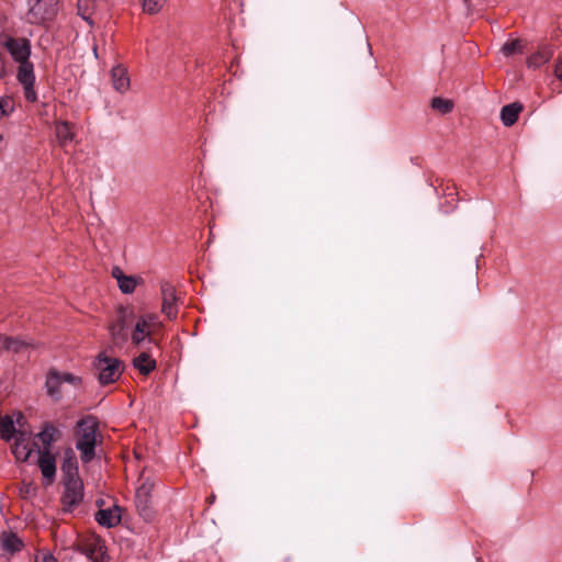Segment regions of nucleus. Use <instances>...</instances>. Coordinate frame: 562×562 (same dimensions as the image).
Returning a JSON list of instances; mask_svg holds the SVG:
<instances>
[{
  "mask_svg": "<svg viewBox=\"0 0 562 562\" xmlns=\"http://www.w3.org/2000/svg\"><path fill=\"white\" fill-rule=\"evenodd\" d=\"M12 58L19 63L16 79L23 88V93L29 102H35L37 94L34 88L35 74L34 66L30 61L31 46L26 38H14L7 36L3 42Z\"/></svg>",
  "mask_w": 562,
  "mask_h": 562,
  "instance_id": "nucleus-1",
  "label": "nucleus"
},
{
  "mask_svg": "<svg viewBox=\"0 0 562 562\" xmlns=\"http://www.w3.org/2000/svg\"><path fill=\"white\" fill-rule=\"evenodd\" d=\"M98 423L91 417H85L78 422L76 432V448L80 452L83 463L90 462L95 456Z\"/></svg>",
  "mask_w": 562,
  "mask_h": 562,
  "instance_id": "nucleus-2",
  "label": "nucleus"
},
{
  "mask_svg": "<svg viewBox=\"0 0 562 562\" xmlns=\"http://www.w3.org/2000/svg\"><path fill=\"white\" fill-rule=\"evenodd\" d=\"M155 484L156 481L153 476L146 475L145 473L140 474L135 493V504L139 515L145 521L153 520L155 515L151 497Z\"/></svg>",
  "mask_w": 562,
  "mask_h": 562,
  "instance_id": "nucleus-3",
  "label": "nucleus"
},
{
  "mask_svg": "<svg viewBox=\"0 0 562 562\" xmlns=\"http://www.w3.org/2000/svg\"><path fill=\"white\" fill-rule=\"evenodd\" d=\"M161 327L158 316L150 312H135L133 329L131 334L132 342L140 345L146 338H150Z\"/></svg>",
  "mask_w": 562,
  "mask_h": 562,
  "instance_id": "nucleus-4",
  "label": "nucleus"
},
{
  "mask_svg": "<svg viewBox=\"0 0 562 562\" xmlns=\"http://www.w3.org/2000/svg\"><path fill=\"white\" fill-rule=\"evenodd\" d=\"M94 368L98 371V380L101 384L115 382L123 372V363L113 357L101 352L94 360Z\"/></svg>",
  "mask_w": 562,
  "mask_h": 562,
  "instance_id": "nucleus-5",
  "label": "nucleus"
},
{
  "mask_svg": "<svg viewBox=\"0 0 562 562\" xmlns=\"http://www.w3.org/2000/svg\"><path fill=\"white\" fill-rule=\"evenodd\" d=\"M30 425L21 412H12L3 414L0 409V438L5 441H11L16 438L20 429H27Z\"/></svg>",
  "mask_w": 562,
  "mask_h": 562,
  "instance_id": "nucleus-6",
  "label": "nucleus"
},
{
  "mask_svg": "<svg viewBox=\"0 0 562 562\" xmlns=\"http://www.w3.org/2000/svg\"><path fill=\"white\" fill-rule=\"evenodd\" d=\"M135 318V310L133 307L120 306L116 312L114 323L109 326L111 337L115 344H121L126 340L125 329L133 325Z\"/></svg>",
  "mask_w": 562,
  "mask_h": 562,
  "instance_id": "nucleus-7",
  "label": "nucleus"
},
{
  "mask_svg": "<svg viewBox=\"0 0 562 562\" xmlns=\"http://www.w3.org/2000/svg\"><path fill=\"white\" fill-rule=\"evenodd\" d=\"M27 20L33 24L50 20L57 11V0H27Z\"/></svg>",
  "mask_w": 562,
  "mask_h": 562,
  "instance_id": "nucleus-8",
  "label": "nucleus"
},
{
  "mask_svg": "<svg viewBox=\"0 0 562 562\" xmlns=\"http://www.w3.org/2000/svg\"><path fill=\"white\" fill-rule=\"evenodd\" d=\"M63 504L67 510L78 506L83 499V483L80 477L64 480Z\"/></svg>",
  "mask_w": 562,
  "mask_h": 562,
  "instance_id": "nucleus-9",
  "label": "nucleus"
},
{
  "mask_svg": "<svg viewBox=\"0 0 562 562\" xmlns=\"http://www.w3.org/2000/svg\"><path fill=\"white\" fill-rule=\"evenodd\" d=\"M32 429H20L16 438L12 439L11 450L18 461H26L32 452L31 448Z\"/></svg>",
  "mask_w": 562,
  "mask_h": 562,
  "instance_id": "nucleus-10",
  "label": "nucleus"
},
{
  "mask_svg": "<svg viewBox=\"0 0 562 562\" xmlns=\"http://www.w3.org/2000/svg\"><path fill=\"white\" fill-rule=\"evenodd\" d=\"M161 290V312L169 318L173 319L177 316V295L175 288L167 282H164L160 286Z\"/></svg>",
  "mask_w": 562,
  "mask_h": 562,
  "instance_id": "nucleus-11",
  "label": "nucleus"
},
{
  "mask_svg": "<svg viewBox=\"0 0 562 562\" xmlns=\"http://www.w3.org/2000/svg\"><path fill=\"white\" fill-rule=\"evenodd\" d=\"M37 464L43 475L44 484L50 485L56 476L55 457L48 450L40 451Z\"/></svg>",
  "mask_w": 562,
  "mask_h": 562,
  "instance_id": "nucleus-12",
  "label": "nucleus"
},
{
  "mask_svg": "<svg viewBox=\"0 0 562 562\" xmlns=\"http://www.w3.org/2000/svg\"><path fill=\"white\" fill-rule=\"evenodd\" d=\"M112 277L116 280L119 289L124 294H132L136 290V286L142 283L139 277L126 276L119 267L112 269Z\"/></svg>",
  "mask_w": 562,
  "mask_h": 562,
  "instance_id": "nucleus-13",
  "label": "nucleus"
},
{
  "mask_svg": "<svg viewBox=\"0 0 562 562\" xmlns=\"http://www.w3.org/2000/svg\"><path fill=\"white\" fill-rule=\"evenodd\" d=\"M111 81L113 88L120 92L125 93L130 89V77L126 68L117 65L111 69Z\"/></svg>",
  "mask_w": 562,
  "mask_h": 562,
  "instance_id": "nucleus-14",
  "label": "nucleus"
},
{
  "mask_svg": "<svg viewBox=\"0 0 562 562\" xmlns=\"http://www.w3.org/2000/svg\"><path fill=\"white\" fill-rule=\"evenodd\" d=\"M95 520L104 527L111 528L121 521V508L113 506L112 508L100 509L95 514Z\"/></svg>",
  "mask_w": 562,
  "mask_h": 562,
  "instance_id": "nucleus-15",
  "label": "nucleus"
},
{
  "mask_svg": "<svg viewBox=\"0 0 562 562\" xmlns=\"http://www.w3.org/2000/svg\"><path fill=\"white\" fill-rule=\"evenodd\" d=\"M55 135L58 140V144L61 147H65L75 138L74 125L68 121H57L55 123Z\"/></svg>",
  "mask_w": 562,
  "mask_h": 562,
  "instance_id": "nucleus-16",
  "label": "nucleus"
},
{
  "mask_svg": "<svg viewBox=\"0 0 562 562\" xmlns=\"http://www.w3.org/2000/svg\"><path fill=\"white\" fill-rule=\"evenodd\" d=\"M61 472L64 480L79 477L77 458L71 449L65 452L64 461L61 464Z\"/></svg>",
  "mask_w": 562,
  "mask_h": 562,
  "instance_id": "nucleus-17",
  "label": "nucleus"
},
{
  "mask_svg": "<svg viewBox=\"0 0 562 562\" xmlns=\"http://www.w3.org/2000/svg\"><path fill=\"white\" fill-rule=\"evenodd\" d=\"M522 110L519 102H514L503 106L501 111V119L505 126H512L517 122L518 115Z\"/></svg>",
  "mask_w": 562,
  "mask_h": 562,
  "instance_id": "nucleus-18",
  "label": "nucleus"
},
{
  "mask_svg": "<svg viewBox=\"0 0 562 562\" xmlns=\"http://www.w3.org/2000/svg\"><path fill=\"white\" fill-rule=\"evenodd\" d=\"M63 381L59 378V372L52 370L46 379V387L47 393L49 396L54 397L55 400H59L61 395V385Z\"/></svg>",
  "mask_w": 562,
  "mask_h": 562,
  "instance_id": "nucleus-19",
  "label": "nucleus"
},
{
  "mask_svg": "<svg viewBox=\"0 0 562 562\" xmlns=\"http://www.w3.org/2000/svg\"><path fill=\"white\" fill-rule=\"evenodd\" d=\"M553 56V52L550 47H543L542 49L538 50L533 55L529 57L527 60V65L530 68H538L541 65L548 63Z\"/></svg>",
  "mask_w": 562,
  "mask_h": 562,
  "instance_id": "nucleus-20",
  "label": "nucleus"
},
{
  "mask_svg": "<svg viewBox=\"0 0 562 562\" xmlns=\"http://www.w3.org/2000/svg\"><path fill=\"white\" fill-rule=\"evenodd\" d=\"M133 364L142 374H148L155 369L156 361L153 360L146 352H142L133 360Z\"/></svg>",
  "mask_w": 562,
  "mask_h": 562,
  "instance_id": "nucleus-21",
  "label": "nucleus"
},
{
  "mask_svg": "<svg viewBox=\"0 0 562 562\" xmlns=\"http://www.w3.org/2000/svg\"><path fill=\"white\" fill-rule=\"evenodd\" d=\"M1 544L3 550L10 553L20 551L23 547L22 540L14 533H3L1 537Z\"/></svg>",
  "mask_w": 562,
  "mask_h": 562,
  "instance_id": "nucleus-22",
  "label": "nucleus"
},
{
  "mask_svg": "<svg viewBox=\"0 0 562 562\" xmlns=\"http://www.w3.org/2000/svg\"><path fill=\"white\" fill-rule=\"evenodd\" d=\"M30 346L31 345L29 342H25L23 340L0 335V348L12 350L14 352H20L23 349L29 348Z\"/></svg>",
  "mask_w": 562,
  "mask_h": 562,
  "instance_id": "nucleus-23",
  "label": "nucleus"
},
{
  "mask_svg": "<svg viewBox=\"0 0 562 562\" xmlns=\"http://www.w3.org/2000/svg\"><path fill=\"white\" fill-rule=\"evenodd\" d=\"M430 106L441 114H447L453 110V101L441 97H435L431 99Z\"/></svg>",
  "mask_w": 562,
  "mask_h": 562,
  "instance_id": "nucleus-24",
  "label": "nucleus"
},
{
  "mask_svg": "<svg viewBox=\"0 0 562 562\" xmlns=\"http://www.w3.org/2000/svg\"><path fill=\"white\" fill-rule=\"evenodd\" d=\"M142 9L147 14H157L166 4L167 0H139Z\"/></svg>",
  "mask_w": 562,
  "mask_h": 562,
  "instance_id": "nucleus-25",
  "label": "nucleus"
},
{
  "mask_svg": "<svg viewBox=\"0 0 562 562\" xmlns=\"http://www.w3.org/2000/svg\"><path fill=\"white\" fill-rule=\"evenodd\" d=\"M58 435V430L53 425H45L43 430L37 435L38 439L43 442L44 446L50 445L52 441L56 439Z\"/></svg>",
  "mask_w": 562,
  "mask_h": 562,
  "instance_id": "nucleus-26",
  "label": "nucleus"
},
{
  "mask_svg": "<svg viewBox=\"0 0 562 562\" xmlns=\"http://www.w3.org/2000/svg\"><path fill=\"white\" fill-rule=\"evenodd\" d=\"M14 111V102L9 97L0 98V120L9 116Z\"/></svg>",
  "mask_w": 562,
  "mask_h": 562,
  "instance_id": "nucleus-27",
  "label": "nucleus"
},
{
  "mask_svg": "<svg viewBox=\"0 0 562 562\" xmlns=\"http://www.w3.org/2000/svg\"><path fill=\"white\" fill-rule=\"evenodd\" d=\"M520 47H521L520 41L519 40H513V41L506 42L502 46L501 52L505 56H510V55L515 54L516 52H518L520 49Z\"/></svg>",
  "mask_w": 562,
  "mask_h": 562,
  "instance_id": "nucleus-28",
  "label": "nucleus"
},
{
  "mask_svg": "<svg viewBox=\"0 0 562 562\" xmlns=\"http://www.w3.org/2000/svg\"><path fill=\"white\" fill-rule=\"evenodd\" d=\"M98 0H79L78 10L82 14L83 19H87L86 13L90 12Z\"/></svg>",
  "mask_w": 562,
  "mask_h": 562,
  "instance_id": "nucleus-29",
  "label": "nucleus"
},
{
  "mask_svg": "<svg viewBox=\"0 0 562 562\" xmlns=\"http://www.w3.org/2000/svg\"><path fill=\"white\" fill-rule=\"evenodd\" d=\"M59 378L61 379L63 383H70L75 386L81 383V379L79 376L68 372H59Z\"/></svg>",
  "mask_w": 562,
  "mask_h": 562,
  "instance_id": "nucleus-30",
  "label": "nucleus"
},
{
  "mask_svg": "<svg viewBox=\"0 0 562 562\" xmlns=\"http://www.w3.org/2000/svg\"><path fill=\"white\" fill-rule=\"evenodd\" d=\"M554 74L558 79L562 80V59L555 65Z\"/></svg>",
  "mask_w": 562,
  "mask_h": 562,
  "instance_id": "nucleus-31",
  "label": "nucleus"
},
{
  "mask_svg": "<svg viewBox=\"0 0 562 562\" xmlns=\"http://www.w3.org/2000/svg\"><path fill=\"white\" fill-rule=\"evenodd\" d=\"M36 562H56V560L50 554H44L41 559H37Z\"/></svg>",
  "mask_w": 562,
  "mask_h": 562,
  "instance_id": "nucleus-32",
  "label": "nucleus"
},
{
  "mask_svg": "<svg viewBox=\"0 0 562 562\" xmlns=\"http://www.w3.org/2000/svg\"><path fill=\"white\" fill-rule=\"evenodd\" d=\"M92 49H93L94 56L98 57V53H97L98 52V46L95 44L93 45Z\"/></svg>",
  "mask_w": 562,
  "mask_h": 562,
  "instance_id": "nucleus-33",
  "label": "nucleus"
},
{
  "mask_svg": "<svg viewBox=\"0 0 562 562\" xmlns=\"http://www.w3.org/2000/svg\"><path fill=\"white\" fill-rule=\"evenodd\" d=\"M464 2H469V0H464Z\"/></svg>",
  "mask_w": 562,
  "mask_h": 562,
  "instance_id": "nucleus-34",
  "label": "nucleus"
}]
</instances>
